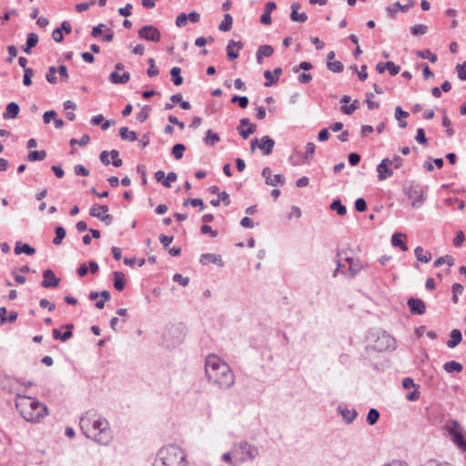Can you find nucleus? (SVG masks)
Here are the masks:
<instances>
[{
  "label": "nucleus",
  "mask_w": 466,
  "mask_h": 466,
  "mask_svg": "<svg viewBox=\"0 0 466 466\" xmlns=\"http://www.w3.org/2000/svg\"><path fill=\"white\" fill-rule=\"evenodd\" d=\"M378 179L380 181L385 180L388 177H392L393 171L390 168V158H383L377 167Z\"/></svg>",
  "instance_id": "obj_15"
},
{
  "label": "nucleus",
  "mask_w": 466,
  "mask_h": 466,
  "mask_svg": "<svg viewBox=\"0 0 466 466\" xmlns=\"http://www.w3.org/2000/svg\"><path fill=\"white\" fill-rule=\"evenodd\" d=\"M233 452L239 455L241 461H253L258 454L257 447L248 441H240L239 443L234 444Z\"/></svg>",
  "instance_id": "obj_6"
},
{
  "label": "nucleus",
  "mask_w": 466,
  "mask_h": 466,
  "mask_svg": "<svg viewBox=\"0 0 466 466\" xmlns=\"http://www.w3.org/2000/svg\"><path fill=\"white\" fill-rule=\"evenodd\" d=\"M233 18L229 14H225L224 20L218 25V29L223 32H228L231 29Z\"/></svg>",
  "instance_id": "obj_36"
},
{
  "label": "nucleus",
  "mask_w": 466,
  "mask_h": 466,
  "mask_svg": "<svg viewBox=\"0 0 466 466\" xmlns=\"http://www.w3.org/2000/svg\"><path fill=\"white\" fill-rule=\"evenodd\" d=\"M110 156L112 158V164L116 167H119L122 166L123 161L121 158H119V152L116 149H113L110 151Z\"/></svg>",
  "instance_id": "obj_53"
},
{
  "label": "nucleus",
  "mask_w": 466,
  "mask_h": 466,
  "mask_svg": "<svg viewBox=\"0 0 466 466\" xmlns=\"http://www.w3.org/2000/svg\"><path fill=\"white\" fill-rule=\"evenodd\" d=\"M330 208L336 211L339 216H344L347 213L346 207L341 203L339 199H335L330 204Z\"/></svg>",
  "instance_id": "obj_37"
},
{
  "label": "nucleus",
  "mask_w": 466,
  "mask_h": 466,
  "mask_svg": "<svg viewBox=\"0 0 466 466\" xmlns=\"http://www.w3.org/2000/svg\"><path fill=\"white\" fill-rule=\"evenodd\" d=\"M381 466H410L409 463L404 460H391Z\"/></svg>",
  "instance_id": "obj_64"
},
{
  "label": "nucleus",
  "mask_w": 466,
  "mask_h": 466,
  "mask_svg": "<svg viewBox=\"0 0 466 466\" xmlns=\"http://www.w3.org/2000/svg\"><path fill=\"white\" fill-rule=\"evenodd\" d=\"M74 171L76 176L87 177L89 175V170L81 164L76 165Z\"/></svg>",
  "instance_id": "obj_58"
},
{
  "label": "nucleus",
  "mask_w": 466,
  "mask_h": 466,
  "mask_svg": "<svg viewBox=\"0 0 466 466\" xmlns=\"http://www.w3.org/2000/svg\"><path fill=\"white\" fill-rule=\"evenodd\" d=\"M171 79L174 85L180 86L183 83V77L181 76V69L177 66H174L170 70Z\"/></svg>",
  "instance_id": "obj_35"
},
{
  "label": "nucleus",
  "mask_w": 466,
  "mask_h": 466,
  "mask_svg": "<svg viewBox=\"0 0 466 466\" xmlns=\"http://www.w3.org/2000/svg\"><path fill=\"white\" fill-rule=\"evenodd\" d=\"M83 434L100 445H107L112 440V432L106 419L96 410H87L79 421Z\"/></svg>",
  "instance_id": "obj_1"
},
{
  "label": "nucleus",
  "mask_w": 466,
  "mask_h": 466,
  "mask_svg": "<svg viewBox=\"0 0 466 466\" xmlns=\"http://www.w3.org/2000/svg\"><path fill=\"white\" fill-rule=\"evenodd\" d=\"M369 339L373 343L372 347L378 351L395 349V339L383 330L370 331Z\"/></svg>",
  "instance_id": "obj_5"
},
{
  "label": "nucleus",
  "mask_w": 466,
  "mask_h": 466,
  "mask_svg": "<svg viewBox=\"0 0 466 466\" xmlns=\"http://www.w3.org/2000/svg\"><path fill=\"white\" fill-rule=\"evenodd\" d=\"M15 408L20 415L29 422H39L48 414L46 405L34 397L16 393Z\"/></svg>",
  "instance_id": "obj_3"
},
{
  "label": "nucleus",
  "mask_w": 466,
  "mask_h": 466,
  "mask_svg": "<svg viewBox=\"0 0 466 466\" xmlns=\"http://www.w3.org/2000/svg\"><path fill=\"white\" fill-rule=\"evenodd\" d=\"M44 279L41 283L43 288L50 289L56 288L59 285L60 279L55 276V273L52 269H46L43 272Z\"/></svg>",
  "instance_id": "obj_17"
},
{
  "label": "nucleus",
  "mask_w": 466,
  "mask_h": 466,
  "mask_svg": "<svg viewBox=\"0 0 466 466\" xmlns=\"http://www.w3.org/2000/svg\"><path fill=\"white\" fill-rule=\"evenodd\" d=\"M239 135L244 138L247 139L250 135L255 133L256 131V126L255 125H249L248 127L244 128V127H237Z\"/></svg>",
  "instance_id": "obj_42"
},
{
  "label": "nucleus",
  "mask_w": 466,
  "mask_h": 466,
  "mask_svg": "<svg viewBox=\"0 0 466 466\" xmlns=\"http://www.w3.org/2000/svg\"><path fill=\"white\" fill-rule=\"evenodd\" d=\"M380 419V412L378 410L372 408L369 410L367 415V422L370 425H374Z\"/></svg>",
  "instance_id": "obj_45"
},
{
  "label": "nucleus",
  "mask_w": 466,
  "mask_h": 466,
  "mask_svg": "<svg viewBox=\"0 0 466 466\" xmlns=\"http://www.w3.org/2000/svg\"><path fill=\"white\" fill-rule=\"evenodd\" d=\"M231 102L232 103H238V106L241 107V108H246L248 105V96H233L231 97Z\"/></svg>",
  "instance_id": "obj_48"
},
{
  "label": "nucleus",
  "mask_w": 466,
  "mask_h": 466,
  "mask_svg": "<svg viewBox=\"0 0 466 466\" xmlns=\"http://www.w3.org/2000/svg\"><path fill=\"white\" fill-rule=\"evenodd\" d=\"M428 32V26L425 25H415L410 27V33L414 36L423 35Z\"/></svg>",
  "instance_id": "obj_44"
},
{
  "label": "nucleus",
  "mask_w": 466,
  "mask_h": 466,
  "mask_svg": "<svg viewBox=\"0 0 466 466\" xmlns=\"http://www.w3.org/2000/svg\"><path fill=\"white\" fill-rule=\"evenodd\" d=\"M275 146V141L268 136H264L260 140L258 138H254L250 141V149L252 152L258 147L263 151V154L268 156L272 153L273 147Z\"/></svg>",
  "instance_id": "obj_9"
},
{
  "label": "nucleus",
  "mask_w": 466,
  "mask_h": 466,
  "mask_svg": "<svg viewBox=\"0 0 466 466\" xmlns=\"http://www.w3.org/2000/svg\"><path fill=\"white\" fill-rule=\"evenodd\" d=\"M114 288L117 291H122L126 286L125 274L121 271H114Z\"/></svg>",
  "instance_id": "obj_29"
},
{
  "label": "nucleus",
  "mask_w": 466,
  "mask_h": 466,
  "mask_svg": "<svg viewBox=\"0 0 466 466\" xmlns=\"http://www.w3.org/2000/svg\"><path fill=\"white\" fill-rule=\"evenodd\" d=\"M274 53V49L271 46L269 45H263V46H260L256 53V58H257V62L258 64H262L263 62V57H269L273 55Z\"/></svg>",
  "instance_id": "obj_22"
},
{
  "label": "nucleus",
  "mask_w": 466,
  "mask_h": 466,
  "mask_svg": "<svg viewBox=\"0 0 466 466\" xmlns=\"http://www.w3.org/2000/svg\"><path fill=\"white\" fill-rule=\"evenodd\" d=\"M343 254H345V251H338V253H337L339 259L337 261V268L335 269L333 276H336L339 268L342 267V264H341L342 258H344L345 261L349 263V269L351 272V274L356 275L358 272L360 271V269L363 267L361 262L359 259L355 260L353 258L348 257V256L342 258Z\"/></svg>",
  "instance_id": "obj_10"
},
{
  "label": "nucleus",
  "mask_w": 466,
  "mask_h": 466,
  "mask_svg": "<svg viewBox=\"0 0 466 466\" xmlns=\"http://www.w3.org/2000/svg\"><path fill=\"white\" fill-rule=\"evenodd\" d=\"M19 106L15 102H10L7 104L5 112L3 114V117L5 119H13L15 118L19 113Z\"/></svg>",
  "instance_id": "obj_24"
},
{
  "label": "nucleus",
  "mask_w": 466,
  "mask_h": 466,
  "mask_svg": "<svg viewBox=\"0 0 466 466\" xmlns=\"http://www.w3.org/2000/svg\"><path fill=\"white\" fill-rule=\"evenodd\" d=\"M187 23V14L181 13L176 18V25L178 27H184Z\"/></svg>",
  "instance_id": "obj_63"
},
{
  "label": "nucleus",
  "mask_w": 466,
  "mask_h": 466,
  "mask_svg": "<svg viewBox=\"0 0 466 466\" xmlns=\"http://www.w3.org/2000/svg\"><path fill=\"white\" fill-rule=\"evenodd\" d=\"M138 36L147 41L159 42L161 34L156 26L145 25L139 29Z\"/></svg>",
  "instance_id": "obj_12"
},
{
  "label": "nucleus",
  "mask_w": 466,
  "mask_h": 466,
  "mask_svg": "<svg viewBox=\"0 0 466 466\" xmlns=\"http://www.w3.org/2000/svg\"><path fill=\"white\" fill-rule=\"evenodd\" d=\"M277 8V5L274 1H268L264 7V12L260 16V23L262 25H271V13Z\"/></svg>",
  "instance_id": "obj_20"
},
{
  "label": "nucleus",
  "mask_w": 466,
  "mask_h": 466,
  "mask_svg": "<svg viewBox=\"0 0 466 466\" xmlns=\"http://www.w3.org/2000/svg\"><path fill=\"white\" fill-rule=\"evenodd\" d=\"M38 35L35 33H29L26 38V44L29 47H35L38 43Z\"/></svg>",
  "instance_id": "obj_61"
},
{
  "label": "nucleus",
  "mask_w": 466,
  "mask_h": 466,
  "mask_svg": "<svg viewBox=\"0 0 466 466\" xmlns=\"http://www.w3.org/2000/svg\"><path fill=\"white\" fill-rule=\"evenodd\" d=\"M186 147L183 144H176L172 147V155L176 159H181L183 157Z\"/></svg>",
  "instance_id": "obj_43"
},
{
  "label": "nucleus",
  "mask_w": 466,
  "mask_h": 466,
  "mask_svg": "<svg viewBox=\"0 0 466 466\" xmlns=\"http://www.w3.org/2000/svg\"><path fill=\"white\" fill-rule=\"evenodd\" d=\"M56 66H50L46 74V78L47 82L50 84H56L57 82V77L56 76Z\"/></svg>",
  "instance_id": "obj_50"
},
{
  "label": "nucleus",
  "mask_w": 466,
  "mask_h": 466,
  "mask_svg": "<svg viewBox=\"0 0 466 466\" xmlns=\"http://www.w3.org/2000/svg\"><path fill=\"white\" fill-rule=\"evenodd\" d=\"M386 70L389 71V73L390 74V76H396L399 74L400 70V66H397L395 65L393 62L391 61H388L386 62Z\"/></svg>",
  "instance_id": "obj_55"
},
{
  "label": "nucleus",
  "mask_w": 466,
  "mask_h": 466,
  "mask_svg": "<svg viewBox=\"0 0 466 466\" xmlns=\"http://www.w3.org/2000/svg\"><path fill=\"white\" fill-rule=\"evenodd\" d=\"M208 381L219 390H228L235 384V374L230 366L216 355H208L205 361Z\"/></svg>",
  "instance_id": "obj_2"
},
{
  "label": "nucleus",
  "mask_w": 466,
  "mask_h": 466,
  "mask_svg": "<svg viewBox=\"0 0 466 466\" xmlns=\"http://www.w3.org/2000/svg\"><path fill=\"white\" fill-rule=\"evenodd\" d=\"M444 263H446L450 267H451L454 264V258L449 255L444 256V257H440L434 261V267L439 268Z\"/></svg>",
  "instance_id": "obj_47"
},
{
  "label": "nucleus",
  "mask_w": 466,
  "mask_h": 466,
  "mask_svg": "<svg viewBox=\"0 0 466 466\" xmlns=\"http://www.w3.org/2000/svg\"><path fill=\"white\" fill-rule=\"evenodd\" d=\"M56 237L53 239L55 245H60L66 237V229L62 226H57L55 228Z\"/></svg>",
  "instance_id": "obj_38"
},
{
  "label": "nucleus",
  "mask_w": 466,
  "mask_h": 466,
  "mask_svg": "<svg viewBox=\"0 0 466 466\" xmlns=\"http://www.w3.org/2000/svg\"><path fill=\"white\" fill-rule=\"evenodd\" d=\"M338 411L347 424L352 423L358 415L355 410H349L341 406H339Z\"/></svg>",
  "instance_id": "obj_23"
},
{
  "label": "nucleus",
  "mask_w": 466,
  "mask_h": 466,
  "mask_svg": "<svg viewBox=\"0 0 466 466\" xmlns=\"http://www.w3.org/2000/svg\"><path fill=\"white\" fill-rule=\"evenodd\" d=\"M414 254H415L416 258L419 261H421L424 263L430 262L432 258L431 253L429 251L425 252L421 247H417L414 250Z\"/></svg>",
  "instance_id": "obj_30"
},
{
  "label": "nucleus",
  "mask_w": 466,
  "mask_h": 466,
  "mask_svg": "<svg viewBox=\"0 0 466 466\" xmlns=\"http://www.w3.org/2000/svg\"><path fill=\"white\" fill-rule=\"evenodd\" d=\"M416 55L420 58L429 59L431 63H435L438 60L437 56L429 49L417 51Z\"/></svg>",
  "instance_id": "obj_40"
},
{
  "label": "nucleus",
  "mask_w": 466,
  "mask_h": 466,
  "mask_svg": "<svg viewBox=\"0 0 466 466\" xmlns=\"http://www.w3.org/2000/svg\"><path fill=\"white\" fill-rule=\"evenodd\" d=\"M129 79L130 74L128 72H124L122 75H119L116 71H114L109 75V81L112 84H127Z\"/></svg>",
  "instance_id": "obj_25"
},
{
  "label": "nucleus",
  "mask_w": 466,
  "mask_h": 466,
  "mask_svg": "<svg viewBox=\"0 0 466 466\" xmlns=\"http://www.w3.org/2000/svg\"><path fill=\"white\" fill-rule=\"evenodd\" d=\"M456 71L458 77L462 81H466V61L462 65L458 64L456 66Z\"/></svg>",
  "instance_id": "obj_57"
},
{
  "label": "nucleus",
  "mask_w": 466,
  "mask_h": 466,
  "mask_svg": "<svg viewBox=\"0 0 466 466\" xmlns=\"http://www.w3.org/2000/svg\"><path fill=\"white\" fill-rule=\"evenodd\" d=\"M220 140L219 136L217 133H213L212 130L208 129L206 133V137L204 138V142L207 145L214 146L215 143Z\"/></svg>",
  "instance_id": "obj_39"
},
{
  "label": "nucleus",
  "mask_w": 466,
  "mask_h": 466,
  "mask_svg": "<svg viewBox=\"0 0 466 466\" xmlns=\"http://www.w3.org/2000/svg\"><path fill=\"white\" fill-rule=\"evenodd\" d=\"M416 141L420 145H426L428 140L425 136L424 129L420 127L417 129V134L415 137Z\"/></svg>",
  "instance_id": "obj_56"
},
{
  "label": "nucleus",
  "mask_w": 466,
  "mask_h": 466,
  "mask_svg": "<svg viewBox=\"0 0 466 466\" xmlns=\"http://www.w3.org/2000/svg\"><path fill=\"white\" fill-rule=\"evenodd\" d=\"M447 431L453 443L461 451H466V440L463 436V428L458 420H451Z\"/></svg>",
  "instance_id": "obj_7"
},
{
  "label": "nucleus",
  "mask_w": 466,
  "mask_h": 466,
  "mask_svg": "<svg viewBox=\"0 0 466 466\" xmlns=\"http://www.w3.org/2000/svg\"><path fill=\"white\" fill-rule=\"evenodd\" d=\"M450 339L447 341V346L450 349L455 348L462 339V335L460 329H454L450 333Z\"/></svg>",
  "instance_id": "obj_27"
},
{
  "label": "nucleus",
  "mask_w": 466,
  "mask_h": 466,
  "mask_svg": "<svg viewBox=\"0 0 466 466\" xmlns=\"http://www.w3.org/2000/svg\"><path fill=\"white\" fill-rule=\"evenodd\" d=\"M406 237L405 234L402 233H395L391 237V244L394 247L400 248L403 251L408 250V247L405 242L402 240V238Z\"/></svg>",
  "instance_id": "obj_32"
},
{
  "label": "nucleus",
  "mask_w": 466,
  "mask_h": 466,
  "mask_svg": "<svg viewBox=\"0 0 466 466\" xmlns=\"http://www.w3.org/2000/svg\"><path fill=\"white\" fill-rule=\"evenodd\" d=\"M18 384L19 381L9 376H3L0 378V388L8 393H14L15 395L16 393H19L17 390Z\"/></svg>",
  "instance_id": "obj_14"
},
{
  "label": "nucleus",
  "mask_w": 466,
  "mask_h": 466,
  "mask_svg": "<svg viewBox=\"0 0 466 466\" xmlns=\"http://www.w3.org/2000/svg\"><path fill=\"white\" fill-rule=\"evenodd\" d=\"M315 149H316V146L314 143L312 142H309L307 143L306 145V152H305V155H304V160L305 161H308L309 159H311L313 157V155L315 153Z\"/></svg>",
  "instance_id": "obj_49"
},
{
  "label": "nucleus",
  "mask_w": 466,
  "mask_h": 466,
  "mask_svg": "<svg viewBox=\"0 0 466 466\" xmlns=\"http://www.w3.org/2000/svg\"><path fill=\"white\" fill-rule=\"evenodd\" d=\"M108 209V206L106 205L95 204L91 207L89 214L90 216L98 218L99 220H101L102 222L108 226L113 222V216L110 214H98L96 212L97 210H101L103 213H106Z\"/></svg>",
  "instance_id": "obj_11"
},
{
  "label": "nucleus",
  "mask_w": 466,
  "mask_h": 466,
  "mask_svg": "<svg viewBox=\"0 0 466 466\" xmlns=\"http://www.w3.org/2000/svg\"><path fill=\"white\" fill-rule=\"evenodd\" d=\"M443 369L446 372L451 373L453 371L461 372L463 370V367L461 363L455 360H451L449 362L444 363Z\"/></svg>",
  "instance_id": "obj_34"
},
{
  "label": "nucleus",
  "mask_w": 466,
  "mask_h": 466,
  "mask_svg": "<svg viewBox=\"0 0 466 466\" xmlns=\"http://www.w3.org/2000/svg\"><path fill=\"white\" fill-rule=\"evenodd\" d=\"M199 261L202 265H208L209 263H213V264L222 266V264H223L220 256H217V255L211 254V253H206V254L201 255Z\"/></svg>",
  "instance_id": "obj_26"
},
{
  "label": "nucleus",
  "mask_w": 466,
  "mask_h": 466,
  "mask_svg": "<svg viewBox=\"0 0 466 466\" xmlns=\"http://www.w3.org/2000/svg\"><path fill=\"white\" fill-rule=\"evenodd\" d=\"M327 67L333 73H341L344 66L340 61H327Z\"/></svg>",
  "instance_id": "obj_41"
},
{
  "label": "nucleus",
  "mask_w": 466,
  "mask_h": 466,
  "mask_svg": "<svg viewBox=\"0 0 466 466\" xmlns=\"http://www.w3.org/2000/svg\"><path fill=\"white\" fill-rule=\"evenodd\" d=\"M151 111L150 106H144L140 112L137 114V120L143 123L149 117V112Z\"/></svg>",
  "instance_id": "obj_46"
},
{
  "label": "nucleus",
  "mask_w": 466,
  "mask_h": 466,
  "mask_svg": "<svg viewBox=\"0 0 466 466\" xmlns=\"http://www.w3.org/2000/svg\"><path fill=\"white\" fill-rule=\"evenodd\" d=\"M152 466H188V461L182 449L170 444L157 451Z\"/></svg>",
  "instance_id": "obj_4"
},
{
  "label": "nucleus",
  "mask_w": 466,
  "mask_h": 466,
  "mask_svg": "<svg viewBox=\"0 0 466 466\" xmlns=\"http://www.w3.org/2000/svg\"><path fill=\"white\" fill-rule=\"evenodd\" d=\"M413 5V0H409L406 5H401L400 2H396L392 5L386 7V12L390 18L395 19L398 11L407 12Z\"/></svg>",
  "instance_id": "obj_18"
},
{
  "label": "nucleus",
  "mask_w": 466,
  "mask_h": 466,
  "mask_svg": "<svg viewBox=\"0 0 466 466\" xmlns=\"http://www.w3.org/2000/svg\"><path fill=\"white\" fill-rule=\"evenodd\" d=\"M290 19L293 22L305 23L308 20L306 13H299L298 10L300 8V4L295 2L291 5Z\"/></svg>",
  "instance_id": "obj_21"
},
{
  "label": "nucleus",
  "mask_w": 466,
  "mask_h": 466,
  "mask_svg": "<svg viewBox=\"0 0 466 466\" xmlns=\"http://www.w3.org/2000/svg\"><path fill=\"white\" fill-rule=\"evenodd\" d=\"M407 305L411 314L423 315L426 311V305L422 299L418 298H410Z\"/></svg>",
  "instance_id": "obj_16"
},
{
  "label": "nucleus",
  "mask_w": 466,
  "mask_h": 466,
  "mask_svg": "<svg viewBox=\"0 0 466 466\" xmlns=\"http://www.w3.org/2000/svg\"><path fill=\"white\" fill-rule=\"evenodd\" d=\"M34 76V70L32 68H25L24 71L23 84L25 86H29L32 84V76Z\"/></svg>",
  "instance_id": "obj_52"
},
{
  "label": "nucleus",
  "mask_w": 466,
  "mask_h": 466,
  "mask_svg": "<svg viewBox=\"0 0 466 466\" xmlns=\"http://www.w3.org/2000/svg\"><path fill=\"white\" fill-rule=\"evenodd\" d=\"M15 253L16 255L25 253L28 256H33L35 253V249L26 243H22L18 241L16 242L15 247Z\"/></svg>",
  "instance_id": "obj_28"
},
{
  "label": "nucleus",
  "mask_w": 466,
  "mask_h": 466,
  "mask_svg": "<svg viewBox=\"0 0 466 466\" xmlns=\"http://www.w3.org/2000/svg\"><path fill=\"white\" fill-rule=\"evenodd\" d=\"M355 209L359 212H364L367 209V203L364 198H359L356 199Z\"/></svg>",
  "instance_id": "obj_62"
},
{
  "label": "nucleus",
  "mask_w": 466,
  "mask_h": 466,
  "mask_svg": "<svg viewBox=\"0 0 466 466\" xmlns=\"http://www.w3.org/2000/svg\"><path fill=\"white\" fill-rule=\"evenodd\" d=\"M173 280L175 282L179 283L181 286L186 287L189 283V278L188 277H183L181 274L176 273L173 276Z\"/></svg>",
  "instance_id": "obj_59"
},
{
  "label": "nucleus",
  "mask_w": 466,
  "mask_h": 466,
  "mask_svg": "<svg viewBox=\"0 0 466 466\" xmlns=\"http://www.w3.org/2000/svg\"><path fill=\"white\" fill-rule=\"evenodd\" d=\"M261 175L265 178V183L268 186L276 187L285 183V177L281 174L272 175V171L268 167L262 169Z\"/></svg>",
  "instance_id": "obj_13"
},
{
  "label": "nucleus",
  "mask_w": 466,
  "mask_h": 466,
  "mask_svg": "<svg viewBox=\"0 0 466 466\" xmlns=\"http://www.w3.org/2000/svg\"><path fill=\"white\" fill-rule=\"evenodd\" d=\"M264 77L266 78L265 86H271L278 82V78L273 76V74L269 70L264 71Z\"/></svg>",
  "instance_id": "obj_54"
},
{
  "label": "nucleus",
  "mask_w": 466,
  "mask_h": 466,
  "mask_svg": "<svg viewBox=\"0 0 466 466\" xmlns=\"http://www.w3.org/2000/svg\"><path fill=\"white\" fill-rule=\"evenodd\" d=\"M358 104H359V101L354 100L353 103L350 104V106L343 105L340 107L341 112L344 113L345 115H351L358 108Z\"/></svg>",
  "instance_id": "obj_51"
},
{
  "label": "nucleus",
  "mask_w": 466,
  "mask_h": 466,
  "mask_svg": "<svg viewBox=\"0 0 466 466\" xmlns=\"http://www.w3.org/2000/svg\"><path fill=\"white\" fill-rule=\"evenodd\" d=\"M46 157V152L45 150H35L30 151L26 157V160L29 162H35L44 160Z\"/></svg>",
  "instance_id": "obj_33"
},
{
  "label": "nucleus",
  "mask_w": 466,
  "mask_h": 466,
  "mask_svg": "<svg viewBox=\"0 0 466 466\" xmlns=\"http://www.w3.org/2000/svg\"><path fill=\"white\" fill-rule=\"evenodd\" d=\"M243 47V44L239 41L229 40L227 46V57L234 60L238 57V51Z\"/></svg>",
  "instance_id": "obj_19"
},
{
  "label": "nucleus",
  "mask_w": 466,
  "mask_h": 466,
  "mask_svg": "<svg viewBox=\"0 0 466 466\" xmlns=\"http://www.w3.org/2000/svg\"><path fill=\"white\" fill-rule=\"evenodd\" d=\"M405 193L410 199H412V208H420L425 201L423 189L419 184H411L405 188Z\"/></svg>",
  "instance_id": "obj_8"
},
{
  "label": "nucleus",
  "mask_w": 466,
  "mask_h": 466,
  "mask_svg": "<svg viewBox=\"0 0 466 466\" xmlns=\"http://www.w3.org/2000/svg\"><path fill=\"white\" fill-rule=\"evenodd\" d=\"M177 178V176L175 172H169L167 176L165 177V180L162 181V185L165 187H170V182L176 181Z\"/></svg>",
  "instance_id": "obj_60"
},
{
  "label": "nucleus",
  "mask_w": 466,
  "mask_h": 466,
  "mask_svg": "<svg viewBox=\"0 0 466 466\" xmlns=\"http://www.w3.org/2000/svg\"><path fill=\"white\" fill-rule=\"evenodd\" d=\"M119 136L121 139L134 142L137 139V136L135 131H131L127 127H123L119 129Z\"/></svg>",
  "instance_id": "obj_31"
}]
</instances>
